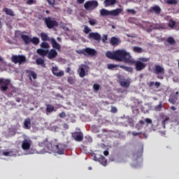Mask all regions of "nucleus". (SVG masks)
<instances>
[{"mask_svg": "<svg viewBox=\"0 0 179 179\" xmlns=\"http://www.w3.org/2000/svg\"><path fill=\"white\" fill-rule=\"evenodd\" d=\"M129 64H134L135 65L136 71H137L138 72H140L141 71H143V69L146 68V64L139 60L134 61V59H132V62Z\"/></svg>", "mask_w": 179, "mask_h": 179, "instance_id": "6e6552de", "label": "nucleus"}, {"mask_svg": "<svg viewBox=\"0 0 179 179\" xmlns=\"http://www.w3.org/2000/svg\"><path fill=\"white\" fill-rule=\"evenodd\" d=\"M45 24H46L48 29H54L58 26V22L57 20L51 19V17H45L44 19Z\"/></svg>", "mask_w": 179, "mask_h": 179, "instance_id": "0eeeda50", "label": "nucleus"}, {"mask_svg": "<svg viewBox=\"0 0 179 179\" xmlns=\"http://www.w3.org/2000/svg\"><path fill=\"white\" fill-rule=\"evenodd\" d=\"M117 111H118V110L117 109V107L115 106L111 107V113H117Z\"/></svg>", "mask_w": 179, "mask_h": 179, "instance_id": "052dcab7", "label": "nucleus"}, {"mask_svg": "<svg viewBox=\"0 0 179 179\" xmlns=\"http://www.w3.org/2000/svg\"><path fill=\"white\" fill-rule=\"evenodd\" d=\"M115 61H124L126 64L132 63V56L131 55L122 50H117L115 51Z\"/></svg>", "mask_w": 179, "mask_h": 179, "instance_id": "f03ea898", "label": "nucleus"}, {"mask_svg": "<svg viewBox=\"0 0 179 179\" xmlns=\"http://www.w3.org/2000/svg\"><path fill=\"white\" fill-rule=\"evenodd\" d=\"M155 111H161L162 108H163V102H159V105H157L155 107Z\"/></svg>", "mask_w": 179, "mask_h": 179, "instance_id": "4c0bfd02", "label": "nucleus"}, {"mask_svg": "<svg viewBox=\"0 0 179 179\" xmlns=\"http://www.w3.org/2000/svg\"><path fill=\"white\" fill-rule=\"evenodd\" d=\"M77 2L80 4L85 3V0H76Z\"/></svg>", "mask_w": 179, "mask_h": 179, "instance_id": "338daca9", "label": "nucleus"}, {"mask_svg": "<svg viewBox=\"0 0 179 179\" xmlns=\"http://www.w3.org/2000/svg\"><path fill=\"white\" fill-rule=\"evenodd\" d=\"M25 72H26V73L28 74V77L29 78V80L31 81L33 80L31 79V77L34 80L37 79V73H36V72L33 71V70H26Z\"/></svg>", "mask_w": 179, "mask_h": 179, "instance_id": "2eb2a0df", "label": "nucleus"}, {"mask_svg": "<svg viewBox=\"0 0 179 179\" xmlns=\"http://www.w3.org/2000/svg\"><path fill=\"white\" fill-rule=\"evenodd\" d=\"M3 10L8 16H11V17H15V13L13 12V10L8 8H4Z\"/></svg>", "mask_w": 179, "mask_h": 179, "instance_id": "aec40b11", "label": "nucleus"}, {"mask_svg": "<svg viewBox=\"0 0 179 179\" xmlns=\"http://www.w3.org/2000/svg\"><path fill=\"white\" fill-rule=\"evenodd\" d=\"M99 160L103 166H107V159L106 157H104V156H101Z\"/></svg>", "mask_w": 179, "mask_h": 179, "instance_id": "72a5a7b5", "label": "nucleus"}, {"mask_svg": "<svg viewBox=\"0 0 179 179\" xmlns=\"http://www.w3.org/2000/svg\"><path fill=\"white\" fill-rule=\"evenodd\" d=\"M96 54H97V52L94 49H92L90 48H85L84 55H85V57H89V56L94 57V55H96Z\"/></svg>", "mask_w": 179, "mask_h": 179, "instance_id": "f8f14e48", "label": "nucleus"}, {"mask_svg": "<svg viewBox=\"0 0 179 179\" xmlns=\"http://www.w3.org/2000/svg\"><path fill=\"white\" fill-rule=\"evenodd\" d=\"M78 72L79 73L80 78H85L86 76V71H85V69L82 66H79Z\"/></svg>", "mask_w": 179, "mask_h": 179, "instance_id": "b1692460", "label": "nucleus"}, {"mask_svg": "<svg viewBox=\"0 0 179 179\" xmlns=\"http://www.w3.org/2000/svg\"><path fill=\"white\" fill-rule=\"evenodd\" d=\"M48 3L50 5V6H55V2H58L59 0H46Z\"/></svg>", "mask_w": 179, "mask_h": 179, "instance_id": "c03bdc74", "label": "nucleus"}, {"mask_svg": "<svg viewBox=\"0 0 179 179\" xmlns=\"http://www.w3.org/2000/svg\"><path fill=\"white\" fill-rule=\"evenodd\" d=\"M36 52L38 54V55H41V57H46V55L48 54V50L39 48L37 49Z\"/></svg>", "mask_w": 179, "mask_h": 179, "instance_id": "412c9836", "label": "nucleus"}, {"mask_svg": "<svg viewBox=\"0 0 179 179\" xmlns=\"http://www.w3.org/2000/svg\"><path fill=\"white\" fill-rule=\"evenodd\" d=\"M36 65H41L43 68H45V63H44V59L41 57H38L36 60Z\"/></svg>", "mask_w": 179, "mask_h": 179, "instance_id": "bb28decb", "label": "nucleus"}, {"mask_svg": "<svg viewBox=\"0 0 179 179\" xmlns=\"http://www.w3.org/2000/svg\"><path fill=\"white\" fill-rule=\"evenodd\" d=\"M126 12H127V13H131V15H136V10H135L134 9H127Z\"/></svg>", "mask_w": 179, "mask_h": 179, "instance_id": "603ef678", "label": "nucleus"}, {"mask_svg": "<svg viewBox=\"0 0 179 179\" xmlns=\"http://www.w3.org/2000/svg\"><path fill=\"white\" fill-rule=\"evenodd\" d=\"M106 55L107 58H109V59H115V51H114V52L108 51V52H106Z\"/></svg>", "mask_w": 179, "mask_h": 179, "instance_id": "a878e982", "label": "nucleus"}, {"mask_svg": "<svg viewBox=\"0 0 179 179\" xmlns=\"http://www.w3.org/2000/svg\"><path fill=\"white\" fill-rule=\"evenodd\" d=\"M36 0H28L27 1V5H34V3H36Z\"/></svg>", "mask_w": 179, "mask_h": 179, "instance_id": "6e6d98bb", "label": "nucleus"}, {"mask_svg": "<svg viewBox=\"0 0 179 179\" xmlns=\"http://www.w3.org/2000/svg\"><path fill=\"white\" fill-rule=\"evenodd\" d=\"M31 147V140L24 139L22 141V145H21L22 150H30Z\"/></svg>", "mask_w": 179, "mask_h": 179, "instance_id": "9b49d317", "label": "nucleus"}, {"mask_svg": "<svg viewBox=\"0 0 179 179\" xmlns=\"http://www.w3.org/2000/svg\"><path fill=\"white\" fill-rule=\"evenodd\" d=\"M84 33L85 34H89V33H90V31H92V29H90V28H89V27L85 26L84 27V30H83Z\"/></svg>", "mask_w": 179, "mask_h": 179, "instance_id": "49530a36", "label": "nucleus"}, {"mask_svg": "<svg viewBox=\"0 0 179 179\" xmlns=\"http://www.w3.org/2000/svg\"><path fill=\"white\" fill-rule=\"evenodd\" d=\"M31 43L32 44H34V45H38V44H40V38H38L37 37H33L31 39Z\"/></svg>", "mask_w": 179, "mask_h": 179, "instance_id": "7c9ffc66", "label": "nucleus"}, {"mask_svg": "<svg viewBox=\"0 0 179 179\" xmlns=\"http://www.w3.org/2000/svg\"><path fill=\"white\" fill-rule=\"evenodd\" d=\"M148 11L150 13H153L154 12L155 15H160V13H162V8H160V6L156 5L155 6L150 7Z\"/></svg>", "mask_w": 179, "mask_h": 179, "instance_id": "ddd939ff", "label": "nucleus"}, {"mask_svg": "<svg viewBox=\"0 0 179 179\" xmlns=\"http://www.w3.org/2000/svg\"><path fill=\"white\" fill-rule=\"evenodd\" d=\"M58 55V52H57V50L55 49H51L48 52V58L49 59H52L54 58H56V57Z\"/></svg>", "mask_w": 179, "mask_h": 179, "instance_id": "4468645a", "label": "nucleus"}, {"mask_svg": "<svg viewBox=\"0 0 179 179\" xmlns=\"http://www.w3.org/2000/svg\"><path fill=\"white\" fill-rule=\"evenodd\" d=\"M167 43H169V44H171V45L176 44V40H174V38L169 36L167 38Z\"/></svg>", "mask_w": 179, "mask_h": 179, "instance_id": "79ce46f5", "label": "nucleus"}, {"mask_svg": "<svg viewBox=\"0 0 179 179\" xmlns=\"http://www.w3.org/2000/svg\"><path fill=\"white\" fill-rule=\"evenodd\" d=\"M46 111L47 113H52L54 111V107L51 104H48L46 106Z\"/></svg>", "mask_w": 179, "mask_h": 179, "instance_id": "f704fd0d", "label": "nucleus"}, {"mask_svg": "<svg viewBox=\"0 0 179 179\" xmlns=\"http://www.w3.org/2000/svg\"><path fill=\"white\" fill-rule=\"evenodd\" d=\"M154 73L157 75V79H164L165 73L164 67L159 64H155L154 69Z\"/></svg>", "mask_w": 179, "mask_h": 179, "instance_id": "7ed1b4c3", "label": "nucleus"}, {"mask_svg": "<svg viewBox=\"0 0 179 179\" xmlns=\"http://www.w3.org/2000/svg\"><path fill=\"white\" fill-rule=\"evenodd\" d=\"M115 3H117V0H105L103 1V5L106 8L113 6V5H115Z\"/></svg>", "mask_w": 179, "mask_h": 179, "instance_id": "6ab92c4d", "label": "nucleus"}, {"mask_svg": "<svg viewBox=\"0 0 179 179\" xmlns=\"http://www.w3.org/2000/svg\"><path fill=\"white\" fill-rule=\"evenodd\" d=\"M99 6V2L96 0L87 1L84 4L86 10H94Z\"/></svg>", "mask_w": 179, "mask_h": 179, "instance_id": "20e7f679", "label": "nucleus"}, {"mask_svg": "<svg viewBox=\"0 0 179 179\" xmlns=\"http://www.w3.org/2000/svg\"><path fill=\"white\" fill-rule=\"evenodd\" d=\"M139 134H140V133L133 131V132H132V136H138V135H139Z\"/></svg>", "mask_w": 179, "mask_h": 179, "instance_id": "774afa93", "label": "nucleus"}, {"mask_svg": "<svg viewBox=\"0 0 179 179\" xmlns=\"http://www.w3.org/2000/svg\"><path fill=\"white\" fill-rule=\"evenodd\" d=\"M178 1L177 0H166V3L168 5H177Z\"/></svg>", "mask_w": 179, "mask_h": 179, "instance_id": "a19ab883", "label": "nucleus"}, {"mask_svg": "<svg viewBox=\"0 0 179 179\" xmlns=\"http://www.w3.org/2000/svg\"><path fill=\"white\" fill-rule=\"evenodd\" d=\"M145 122H147V124H152V119L145 118Z\"/></svg>", "mask_w": 179, "mask_h": 179, "instance_id": "e2e57ef3", "label": "nucleus"}, {"mask_svg": "<svg viewBox=\"0 0 179 179\" xmlns=\"http://www.w3.org/2000/svg\"><path fill=\"white\" fill-rule=\"evenodd\" d=\"M147 85H148V87H150V88L153 87V86H155V82L151 81L150 83H148Z\"/></svg>", "mask_w": 179, "mask_h": 179, "instance_id": "13d9d810", "label": "nucleus"}, {"mask_svg": "<svg viewBox=\"0 0 179 179\" xmlns=\"http://www.w3.org/2000/svg\"><path fill=\"white\" fill-rule=\"evenodd\" d=\"M63 127L64 128V129H69V125H68V124L64 123L63 124Z\"/></svg>", "mask_w": 179, "mask_h": 179, "instance_id": "69168bd1", "label": "nucleus"}, {"mask_svg": "<svg viewBox=\"0 0 179 179\" xmlns=\"http://www.w3.org/2000/svg\"><path fill=\"white\" fill-rule=\"evenodd\" d=\"M71 138H73L76 142H82V141H83V133L81 131H74L71 133Z\"/></svg>", "mask_w": 179, "mask_h": 179, "instance_id": "1a4fd4ad", "label": "nucleus"}, {"mask_svg": "<svg viewBox=\"0 0 179 179\" xmlns=\"http://www.w3.org/2000/svg\"><path fill=\"white\" fill-rule=\"evenodd\" d=\"M93 89H94V92H99V90H100V85L94 84L93 85Z\"/></svg>", "mask_w": 179, "mask_h": 179, "instance_id": "de8ad7c7", "label": "nucleus"}, {"mask_svg": "<svg viewBox=\"0 0 179 179\" xmlns=\"http://www.w3.org/2000/svg\"><path fill=\"white\" fill-rule=\"evenodd\" d=\"M24 127L25 129H30V128H31V120H30V118H27L24 120Z\"/></svg>", "mask_w": 179, "mask_h": 179, "instance_id": "4be33fe9", "label": "nucleus"}, {"mask_svg": "<svg viewBox=\"0 0 179 179\" xmlns=\"http://www.w3.org/2000/svg\"><path fill=\"white\" fill-rule=\"evenodd\" d=\"M39 146H45L47 153H57L58 155H64L65 150L64 148H60L59 145H54L48 141V138H45L39 143Z\"/></svg>", "mask_w": 179, "mask_h": 179, "instance_id": "f257e3e1", "label": "nucleus"}, {"mask_svg": "<svg viewBox=\"0 0 179 179\" xmlns=\"http://www.w3.org/2000/svg\"><path fill=\"white\" fill-rule=\"evenodd\" d=\"M88 38H90V40H95V41L100 43L101 35L97 32H91L88 35Z\"/></svg>", "mask_w": 179, "mask_h": 179, "instance_id": "9d476101", "label": "nucleus"}, {"mask_svg": "<svg viewBox=\"0 0 179 179\" xmlns=\"http://www.w3.org/2000/svg\"><path fill=\"white\" fill-rule=\"evenodd\" d=\"M156 29H166V25L164 24H159L157 26Z\"/></svg>", "mask_w": 179, "mask_h": 179, "instance_id": "5fc2aeb1", "label": "nucleus"}, {"mask_svg": "<svg viewBox=\"0 0 179 179\" xmlns=\"http://www.w3.org/2000/svg\"><path fill=\"white\" fill-rule=\"evenodd\" d=\"M169 121H170V117H165V119L162 121V126L164 128H166V124H169Z\"/></svg>", "mask_w": 179, "mask_h": 179, "instance_id": "37998d69", "label": "nucleus"}, {"mask_svg": "<svg viewBox=\"0 0 179 179\" xmlns=\"http://www.w3.org/2000/svg\"><path fill=\"white\" fill-rule=\"evenodd\" d=\"M41 48H46L48 49L50 48V45L47 42H42L41 43Z\"/></svg>", "mask_w": 179, "mask_h": 179, "instance_id": "ea45409f", "label": "nucleus"}, {"mask_svg": "<svg viewBox=\"0 0 179 179\" xmlns=\"http://www.w3.org/2000/svg\"><path fill=\"white\" fill-rule=\"evenodd\" d=\"M67 82L70 85H73V83H75V79H73V77H69L67 79Z\"/></svg>", "mask_w": 179, "mask_h": 179, "instance_id": "09e8293b", "label": "nucleus"}, {"mask_svg": "<svg viewBox=\"0 0 179 179\" xmlns=\"http://www.w3.org/2000/svg\"><path fill=\"white\" fill-rule=\"evenodd\" d=\"M145 26H149L150 25V27H148V28H147V31L148 32V33H150V31H152V30H153V25L152 24H150V22H145Z\"/></svg>", "mask_w": 179, "mask_h": 179, "instance_id": "c9c22d12", "label": "nucleus"}, {"mask_svg": "<svg viewBox=\"0 0 179 179\" xmlns=\"http://www.w3.org/2000/svg\"><path fill=\"white\" fill-rule=\"evenodd\" d=\"M133 51H134V52H137V54H141V53L143 52V49H142V48H139L138 46H134L133 48Z\"/></svg>", "mask_w": 179, "mask_h": 179, "instance_id": "473e14b6", "label": "nucleus"}, {"mask_svg": "<svg viewBox=\"0 0 179 179\" xmlns=\"http://www.w3.org/2000/svg\"><path fill=\"white\" fill-rule=\"evenodd\" d=\"M52 72L55 76H64V71H60L58 72V66H52Z\"/></svg>", "mask_w": 179, "mask_h": 179, "instance_id": "dca6fc26", "label": "nucleus"}, {"mask_svg": "<svg viewBox=\"0 0 179 179\" xmlns=\"http://www.w3.org/2000/svg\"><path fill=\"white\" fill-rule=\"evenodd\" d=\"M101 16H110V10H106L105 8H102L100 10Z\"/></svg>", "mask_w": 179, "mask_h": 179, "instance_id": "cd10ccee", "label": "nucleus"}, {"mask_svg": "<svg viewBox=\"0 0 179 179\" xmlns=\"http://www.w3.org/2000/svg\"><path fill=\"white\" fill-rule=\"evenodd\" d=\"M120 66H121V65L109 64H108V69H114V68H120Z\"/></svg>", "mask_w": 179, "mask_h": 179, "instance_id": "58836bf2", "label": "nucleus"}, {"mask_svg": "<svg viewBox=\"0 0 179 179\" xmlns=\"http://www.w3.org/2000/svg\"><path fill=\"white\" fill-rule=\"evenodd\" d=\"M11 61L14 64H19V65H22V64L26 62V57L24 55H13L11 57Z\"/></svg>", "mask_w": 179, "mask_h": 179, "instance_id": "39448f33", "label": "nucleus"}, {"mask_svg": "<svg viewBox=\"0 0 179 179\" xmlns=\"http://www.w3.org/2000/svg\"><path fill=\"white\" fill-rule=\"evenodd\" d=\"M89 23L91 26H94L96 24V20H90Z\"/></svg>", "mask_w": 179, "mask_h": 179, "instance_id": "4d7b16f0", "label": "nucleus"}, {"mask_svg": "<svg viewBox=\"0 0 179 179\" xmlns=\"http://www.w3.org/2000/svg\"><path fill=\"white\" fill-rule=\"evenodd\" d=\"M150 59L147 57H140L138 61H141V62H148Z\"/></svg>", "mask_w": 179, "mask_h": 179, "instance_id": "864d4df0", "label": "nucleus"}, {"mask_svg": "<svg viewBox=\"0 0 179 179\" xmlns=\"http://www.w3.org/2000/svg\"><path fill=\"white\" fill-rule=\"evenodd\" d=\"M50 42L52 44V47L55 48V50H61V45L57 43V41L54 38H50Z\"/></svg>", "mask_w": 179, "mask_h": 179, "instance_id": "a211bd4d", "label": "nucleus"}, {"mask_svg": "<svg viewBox=\"0 0 179 179\" xmlns=\"http://www.w3.org/2000/svg\"><path fill=\"white\" fill-rule=\"evenodd\" d=\"M120 86H122V87H126L127 88V87H129L130 83H129V82L124 80H120Z\"/></svg>", "mask_w": 179, "mask_h": 179, "instance_id": "c756f323", "label": "nucleus"}, {"mask_svg": "<svg viewBox=\"0 0 179 179\" xmlns=\"http://www.w3.org/2000/svg\"><path fill=\"white\" fill-rule=\"evenodd\" d=\"M21 38L23 40L26 45L30 44V43H31V38L28 35L22 34L21 36Z\"/></svg>", "mask_w": 179, "mask_h": 179, "instance_id": "5701e85b", "label": "nucleus"}, {"mask_svg": "<svg viewBox=\"0 0 179 179\" xmlns=\"http://www.w3.org/2000/svg\"><path fill=\"white\" fill-rule=\"evenodd\" d=\"M118 43H120V40L117 39V37L113 36L112 38H110V44H111V45H117Z\"/></svg>", "mask_w": 179, "mask_h": 179, "instance_id": "393cba45", "label": "nucleus"}, {"mask_svg": "<svg viewBox=\"0 0 179 179\" xmlns=\"http://www.w3.org/2000/svg\"><path fill=\"white\" fill-rule=\"evenodd\" d=\"M59 117H60V118H65V117H66V114L65 112H62L59 113Z\"/></svg>", "mask_w": 179, "mask_h": 179, "instance_id": "bf43d9fd", "label": "nucleus"}, {"mask_svg": "<svg viewBox=\"0 0 179 179\" xmlns=\"http://www.w3.org/2000/svg\"><path fill=\"white\" fill-rule=\"evenodd\" d=\"M3 156H13V151H6L3 152Z\"/></svg>", "mask_w": 179, "mask_h": 179, "instance_id": "a18cd8bd", "label": "nucleus"}, {"mask_svg": "<svg viewBox=\"0 0 179 179\" xmlns=\"http://www.w3.org/2000/svg\"><path fill=\"white\" fill-rule=\"evenodd\" d=\"M154 85H155V87L157 88V89H159V87H160V83L159 82H155V83H154Z\"/></svg>", "mask_w": 179, "mask_h": 179, "instance_id": "680f3d73", "label": "nucleus"}, {"mask_svg": "<svg viewBox=\"0 0 179 179\" xmlns=\"http://www.w3.org/2000/svg\"><path fill=\"white\" fill-rule=\"evenodd\" d=\"M169 101L171 103H172V104H176V103L177 102V97H173L171 96L170 99H169Z\"/></svg>", "mask_w": 179, "mask_h": 179, "instance_id": "3c124183", "label": "nucleus"}, {"mask_svg": "<svg viewBox=\"0 0 179 179\" xmlns=\"http://www.w3.org/2000/svg\"><path fill=\"white\" fill-rule=\"evenodd\" d=\"M169 27H170L171 29H174V26H176V21H174L173 20L171 19L169 20V22L168 24Z\"/></svg>", "mask_w": 179, "mask_h": 179, "instance_id": "e433bc0d", "label": "nucleus"}, {"mask_svg": "<svg viewBox=\"0 0 179 179\" xmlns=\"http://www.w3.org/2000/svg\"><path fill=\"white\" fill-rule=\"evenodd\" d=\"M41 38L42 41H51V39H50V37H48V35L44 32H42L41 34Z\"/></svg>", "mask_w": 179, "mask_h": 179, "instance_id": "c85d7f7f", "label": "nucleus"}, {"mask_svg": "<svg viewBox=\"0 0 179 179\" xmlns=\"http://www.w3.org/2000/svg\"><path fill=\"white\" fill-rule=\"evenodd\" d=\"M9 85H10V80L0 78V90L1 92H6L9 89Z\"/></svg>", "mask_w": 179, "mask_h": 179, "instance_id": "423d86ee", "label": "nucleus"}, {"mask_svg": "<svg viewBox=\"0 0 179 179\" xmlns=\"http://www.w3.org/2000/svg\"><path fill=\"white\" fill-rule=\"evenodd\" d=\"M124 12V9L122 8H116L115 10H110V16H118L120 13Z\"/></svg>", "mask_w": 179, "mask_h": 179, "instance_id": "f3484780", "label": "nucleus"}, {"mask_svg": "<svg viewBox=\"0 0 179 179\" xmlns=\"http://www.w3.org/2000/svg\"><path fill=\"white\" fill-rule=\"evenodd\" d=\"M107 40H108V35L104 34V35L103 36V37H102L101 41H102V42H103V43H106V41H107Z\"/></svg>", "mask_w": 179, "mask_h": 179, "instance_id": "8fccbe9b", "label": "nucleus"}, {"mask_svg": "<svg viewBox=\"0 0 179 179\" xmlns=\"http://www.w3.org/2000/svg\"><path fill=\"white\" fill-rule=\"evenodd\" d=\"M120 68H121V69H124V71H127V72H133L134 71V69H132V67H129L124 65H120Z\"/></svg>", "mask_w": 179, "mask_h": 179, "instance_id": "2f4dec72", "label": "nucleus"}, {"mask_svg": "<svg viewBox=\"0 0 179 179\" xmlns=\"http://www.w3.org/2000/svg\"><path fill=\"white\" fill-rule=\"evenodd\" d=\"M77 52L78 54H83V55H85V49L78 50Z\"/></svg>", "mask_w": 179, "mask_h": 179, "instance_id": "0e129e2a", "label": "nucleus"}]
</instances>
